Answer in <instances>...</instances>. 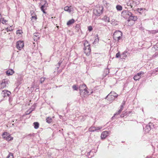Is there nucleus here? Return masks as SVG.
<instances>
[{
	"instance_id": "obj_1",
	"label": "nucleus",
	"mask_w": 158,
	"mask_h": 158,
	"mask_svg": "<svg viewBox=\"0 0 158 158\" xmlns=\"http://www.w3.org/2000/svg\"><path fill=\"white\" fill-rule=\"evenodd\" d=\"M104 7L102 6H99L93 10L94 14L96 16H99L103 13Z\"/></svg>"
},
{
	"instance_id": "obj_2",
	"label": "nucleus",
	"mask_w": 158,
	"mask_h": 158,
	"mask_svg": "<svg viewBox=\"0 0 158 158\" xmlns=\"http://www.w3.org/2000/svg\"><path fill=\"white\" fill-rule=\"evenodd\" d=\"M110 97L108 98L107 100L109 101H112L115 100V98H117L118 95L114 91H111L109 94V95Z\"/></svg>"
},
{
	"instance_id": "obj_3",
	"label": "nucleus",
	"mask_w": 158,
	"mask_h": 158,
	"mask_svg": "<svg viewBox=\"0 0 158 158\" xmlns=\"http://www.w3.org/2000/svg\"><path fill=\"white\" fill-rule=\"evenodd\" d=\"M132 13L130 10H123L121 13V15L126 19H128L131 15Z\"/></svg>"
},
{
	"instance_id": "obj_4",
	"label": "nucleus",
	"mask_w": 158,
	"mask_h": 158,
	"mask_svg": "<svg viewBox=\"0 0 158 158\" xmlns=\"http://www.w3.org/2000/svg\"><path fill=\"white\" fill-rule=\"evenodd\" d=\"M10 82L9 80L7 79H2L1 82H0V89H1L6 87Z\"/></svg>"
},
{
	"instance_id": "obj_5",
	"label": "nucleus",
	"mask_w": 158,
	"mask_h": 158,
	"mask_svg": "<svg viewBox=\"0 0 158 158\" xmlns=\"http://www.w3.org/2000/svg\"><path fill=\"white\" fill-rule=\"evenodd\" d=\"M80 84H79L78 81H77V85L79 86V89L80 91V94H81L83 90H84L85 88H86L87 87L85 84L83 82H80Z\"/></svg>"
},
{
	"instance_id": "obj_6",
	"label": "nucleus",
	"mask_w": 158,
	"mask_h": 158,
	"mask_svg": "<svg viewBox=\"0 0 158 158\" xmlns=\"http://www.w3.org/2000/svg\"><path fill=\"white\" fill-rule=\"evenodd\" d=\"M123 33L121 31L118 30L115 31L113 35V38L115 41H116V38L119 36H122Z\"/></svg>"
},
{
	"instance_id": "obj_7",
	"label": "nucleus",
	"mask_w": 158,
	"mask_h": 158,
	"mask_svg": "<svg viewBox=\"0 0 158 158\" xmlns=\"http://www.w3.org/2000/svg\"><path fill=\"white\" fill-rule=\"evenodd\" d=\"M23 76L21 75H19L15 85H20L21 84H22L23 82Z\"/></svg>"
},
{
	"instance_id": "obj_8",
	"label": "nucleus",
	"mask_w": 158,
	"mask_h": 158,
	"mask_svg": "<svg viewBox=\"0 0 158 158\" xmlns=\"http://www.w3.org/2000/svg\"><path fill=\"white\" fill-rule=\"evenodd\" d=\"M87 89V87L85 88L84 90H83L82 92L80 94V95L81 97H85V95H89L93 93V91H91L90 93H89Z\"/></svg>"
},
{
	"instance_id": "obj_9",
	"label": "nucleus",
	"mask_w": 158,
	"mask_h": 158,
	"mask_svg": "<svg viewBox=\"0 0 158 158\" xmlns=\"http://www.w3.org/2000/svg\"><path fill=\"white\" fill-rule=\"evenodd\" d=\"M110 131H103L101 135V139L103 140L105 139L106 137L109 135Z\"/></svg>"
},
{
	"instance_id": "obj_10",
	"label": "nucleus",
	"mask_w": 158,
	"mask_h": 158,
	"mask_svg": "<svg viewBox=\"0 0 158 158\" xmlns=\"http://www.w3.org/2000/svg\"><path fill=\"white\" fill-rule=\"evenodd\" d=\"M11 94V93L10 91L6 90H2L1 93V94L4 98L7 97H9Z\"/></svg>"
},
{
	"instance_id": "obj_11",
	"label": "nucleus",
	"mask_w": 158,
	"mask_h": 158,
	"mask_svg": "<svg viewBox=\"0 0 158 158\" xmlns=\"http://www.w3.org/2000/svg\"><path fill=\"white\" fill-rule=\"evenodd\" d=\"M24 46V42L23 41H19L16 42V48L20 50Z\"/></svg>"
},
{
	"instance_id": "obj_12",
	"label": "nucleus",
	"mask_w": 158,
	"mask_h": 158,
	"mask_svg": "<svg viewBox=\"0 0 158 158\" xmlns=\"http://www.w3.org/2000/svg\"><path fill=\"white\" fill-rule=\"evenodd\" d=\"M154 126L152 123H150L146 125L145 128H143L145 131L146 132L148 133L149 131L152 129V127Z\"/></svg>"
},
{
	"instance_id": "obj_13",
	"label": "nucleus",
	"mask_w": 158,
	"mask_h": 158,
	"mask_svg": "<svg viewBox=\"0 0 158 158\" xmlns=\"http://www.w3.org/2000/svg\"><path fill=\"white\" fill-rule=\"evenodd\" d=\"M84 52L87 56H89L91 54V49L90 47L84 48Z\"/></svg>"
},
{
	"instance_id": "obj_14",
	"label": "nucleus",
	"mask_w": 158,
	"mask_h": 158,
	"mask_svg": "<svg viewBox=\"0 0 158 158\" xmlns=\"http://www.w3.org/2000/svg\"><path fill=\"white\" fill-rule=\"evenodd\" d=\"M138 19V18L136 16L134 15L132 13L131 15L130 18L128 19H127V20L128 22H130L131 21H133L134 22L136 21H137V19Z\"/></svg>"
},
{
	"instance_id": "obj_15",
	"label": "nucleus",
	"mask_w": 158,
	"mask_h": 158,
	"mask_svg": "<svg viewBox=\"0 0 158 158\" xmlns=\"http://www.w3.org/2000/svg\"><path fill=\"white\" fill-rule=\"evenodd\" d=\"M40 34L38 33H35L33 34V39L35 41H37L40 39Z\"/></svg>"
},
{
	"instance_id": "obj_16",
	"label": "nucleus",
	"mask_w": 158,
	"mask_h": 158,
	"mask_svg": "<svg viewBox=\"0 0 158 158\" xmlns=\"http://www.w3.org/2000/svg\"><path fill=\"white\" fill-rule=\"evenodd\" d=\"M109 69L108 68L105 69L102 74L103 78L105 77L106 76H107L109 74Z\"/></svg>"
},
{
	"instance_id": "obj_17",
	"label": "nucleus",
	"mask_w": 158,
	"mask_h": 158,
	"mask_svg": "<svg viewBox=\"0 0 158 158\" xmlns=\"http://www.w3.org/2000/svg\"><path fill=\"white\" fill-rule=\"evenodd\" d=\"M48 4L47 1H44V3L43 4H42L40 7V9H47V7H48Z\"/></svg>"
},
{
	"instance_id": "obj_18",
	"label": "nucleus",
	"mask_w": 158,
	"mask_h": 158,
	"mask_svg": "<svg viewBox=\"0 0 158 158\" xmlns=\"http://www.w3.org/2000/svg\"><path fill=\"white\" fill-rule=\"evenodd\" d=\"M132 6H135L139 4L140 2L138 0H131Z\"/></svg>"
},
{
	"instance_id": "obj_19",
	"label": "nucleus",
	"mask_w": 158,
	"mask_h": 158,
	"mask_svg": "<svg viewBox=\"0 0 158 158\" xmlns=\"http://www.w3.org/2000/svg\"><path fill=\"white\" fill-rule=\"evenodd\" d=\"M14 73V71L12 69H9L6 71V73L8 76L12 75Z\"/></svg>"
},
{
	"instance_id": "obj_20",
	"label": "nucleus",
	"mask_w": 158,
	"mask_h": 158,
	"mask_svg": "<svg viewBox=\"0 0 158 158\" xmlns=\"http://www.w3.org/2000/svg\"><path fill=\"white\" fill-rule=\"evenodd\" d=\"M4 139L8 141H10L13 139V138L9 134L8 136L4 137Z\"/></svg>"
},
{
	"instance_id": "obj_21",
	"label": "nucleus",
	"mask_w": 158,
	"mask_h": 158,
	"mask_svg": "<svg viewBox=\"0 0 158 158\" xmlns=\"http://www.w3.org/2000/svg\"><path fill=\"white\" fill-rule=\"evenodd\" d=\"M127 53V52L126 51H125L123 52L121 54V59H125L127 56V55L126 54Z\"/></svg>"
},
{
	"instance_id": "obj_22",
	"label": "nucleus",
	"mask_w": 158,
	"mask_h": 158,
	"mask_svg": "<svg viewBox=\"0 0 158 158\" xmlns=\"http://www.w3.org/2000/svg\"><path fill=\"white\" fill-rule=\"evenodd\" d=\"M84 42V48L90 47V44H89L88 41L87 40H85Z\"/></svg>"
},
{
	"instance_id": "obj_23",
	"label": "nucleus",
	"mask_w": 158,
	"mask_h": 158,
	"mask_svg": "<svg viewBox=\"0 0 158 158\" xmlns=\"http://www.w3.org/2000/svg\"><path fill=\"white\" fill-rule=\"evenodd\" d=\"M75 20L74 19H72L69 20L67 23L68 26H70L74 23Z\"/></svg>"
},
{
	"instance_id": "obj_24",
	"label": "nucleus",
	"mask_w": 158,
	"mask_h": 158,
	"mask_svg": "<svg viewBox=\"0 0 158 158\" xmlns=\"http://www.w3.org/2000/svg\"><path fill=\"white\" fill-rule=\"evenodd\" d=\"M46 121L47 123L49 124L52 122L53 120L51 117H48L46 118Z\"/></svg>"
},
{
	"instance_id": "obj_25",
	"label": "nucleus",
	"mask_w": 158,
	"mask_h": 158,
	"mask_svg": "<svg viewBox=\"0 0 158 158\" xmlns=\"http://www.w3.org/2000/svg\"><path fill=\"white\" fill-rule=\"evenodd\" d=\"M102 20L105 22H110L109 18L106 15L104 16L103 18L102 19Z\"/></svg>"
},
{
	"instance_id": "obj_26",
	"label": "nucleus",
	"mask_w": 158,
	"mask_h": 158,
	"mask_svg": "<svg viewBox=\"0 0 158 158\" xmlns=\"http://www.w3.org/2000/svg\"><path fill=\"white\" fill-rule=\"evenodd\" d=\"M33 126L35 129H37L39 127V123L38 122H35L33 123Z\"/></svg>"
},
{
	"instance_id": "obj_27",
	"label": "nucleus",
	"mask_w": 158,
	"mask_h": 158,
	"mask_svg": "<svg viewBox=\"0 0 158 158\" xmlns=\"http://www.w3.org/2000/svg\"><path fill=\"white\" fill-rule=\"evenodd\" d=\"M75 27L76 31L77 32H79V30H81V27L79 24H77Z\"/></svg>"
},
{
	"instance_id": "obj_28",
	"label": "nucleus",
	"mask_w": 158,
	"mask_h": 158,
	"mask_svg": "<svg viewBox=\"0 0 158 158\" xmlns=\"http://www.w3.org/2000/svg\"><path fill=\"white\" fill-rule=\"evenodd\" d=\"M72 88L74 90L77 91L79 89V86L77 85V82L76 85H74L72 86Z\"/></svg>"
},
{
	"instance_id": "obj_29",
	"label": "nucleus",
	"mask_w": 158,
	"mask_h": 158,
	"mask_svg": "<svg viewBox=\"0 0 158 158\" xmlns=\"http://www.w3.org/2000/svg\"><path fill=\"white\" fill-rule=\"evenodd\" d=\"M1 20V23L3 24H5V25H7V22L8 21L5 19L4 18H2V19Z\"/></svg>"
},
{
	"instance_id": "obj_30",
	"label": "nucleus",
	"mask_w": 158,
	"mask_h": 158,
	"mask_svg": "<svg viewBox=\"0 0 158 158\" xmlns=\"http://www.w3.org/2000/svg\"><path fill=\"white\" fill-rule=\"evenodd\" d=\"M36 106V105L35 104H34L31 107V108L32 109V110H31L30 111H29V110H30V109L29 110V114L31 113L35 109V107Z\"/></svg>"
},
{
	"instance_id": "obj_31",
	"label": "nucleus",
	"mask_w": 158,
	"mask_h": 158,
	"mask_svg": "<svg viewBox=\"0 0 158 158\" xmlns=\"http://www.w3.org/2000/svg\"><path fill=\"white\" fill-rule=\"evenodd\" d=\"M145 10V9L144 8H138L137 9V11L140 14H142Z\"/></svg>"
},
{
	"instance_id": "obj_32",
	"label": "nucleus",
	"mask_w": 158,
	"mask_h": 158,
	"mask_svg": "<svg viewBox=\"0 0 158 158\" xmlns=\"http://www.w3.org/2000/svg\"><path fill=\"white\" fill-rule=\"evenodd\" d=\"M9 26H10V27H11V26H10V25H9L8 24V26L7 27H4V28H5V29H6L7 32H8V31H12L13 30V29L12 28H8V27Z\"/></svg>"
},
{
	"instance_id": "obj_33",
	"label": "nucleus",
	"mask_w": 158,
	"mask_h": 158,
	"mask_svg": "<svg viewBox=\"0 0 158 158\" xmlns=\"http://www.w3.org/2000/svg\"><path fill=\"white\" fill-rule=\"evenodd\" d=\"M152 104L154 106H158V100L157 99L153 101Z\"/></svg>"
},
{
	"instance_id": "obj_34",
	"label": "nucleus",
	"mask_w": 158,
	"mask_h": 158,
	"mask_svg": "<svg viewBox=\"0 0 158 158\" xmlns=\"http://www.w3.org/2000/svg\"><path fill=\"white\" fill-rule=\"evenodd\" d=\"M116 8L118 11H121L123 9V7L120 5H118L116 6Z\"/></svg>"
},
{
	"instance_id": "obj_35",
	"label": "nucleus",
	"mask_w": 158,
	"mask_h": 158,
	"mask_svg": "<svg viewBox=\"0 0 158 158\" xmlns=\"http://www.w3.org/2000/svg\"><path fill=\"white\" fill-rule=\"evenodd\" d=\"M95 127H91L89 129V131L90 132H94L95 131Z\"/></svg>"
},
{
	"instance_id": "obj_36",
	"label": "nucleus",
	"mask_w": 158,
	"mask_h": 158,
	"mask_svg": "<svg viewBox=\"0 0 158 158\" xmlns=\"http://www.w3.org/2000/svg\"><path fill=\"white\" fill-rule=\"evenodd\" d=\"M125 116H127V111H123L122 113V114L120 115V117L121 118H123Z\"/></svg>"
},
{
	"instance_id": "obj_37",
	"label": "nucleus",
	"mask_w": 158,
	"mask_h": 158,
	"mask_svg": "<svg viewBox=\"0 0 158 158\" xmlns=\"http://www.w3.org/2000/svg\"><path fill=\"white\" fill-rule=\"evenodd\" d=\"M149 33L150 34H155L156 33H158V29L156 30H153L149 31Z\"/></svg>"
},
{
	"instance_id": "obj_38",
	"label": "nucleus",
	"mask_w": 158,
	"mask_h": 158,
	"mask_svg": "<svg viewBox=\"0 0 158 158\" xmlns=\"http://www.w3.org/2000/svg\"><path fill=\"white\" fill-rule=\"evenodd\" d=\"M97 36L98 37L97 38L95 39L94 40L93 43V44H95L98 43L99 40V38L98 37V35H97Z\"/></svg>"
},
{
	"instance_id": "obj_39",
	"label": "nucleus",
	"mask_w": 158,
	"mask_h": 158,
	"mask_svg": "<svg viewBox=\"0 0 158 158\" xmlns=\"http://www.w3.org/2000/svg\"><path fill=\"white\" fill-rule=\"evenodd\" d=\"M16 87L14 91L16 92H17L20 88V86L18 85H15Z\"/></svg>"
},
{
	"instance_id": "obj_40",
	"label": "nucleus",
	"mask_w": 158,
	"mask_h": 158,
	"mask_svg": "<svg viewBox=\"0 0 158 158\" xmlns=\"http://www.w3.org/2000/svg\"><path fill=\"white\" fill-rule=\"evenodd\" d=\"M122 36H119L118 38H116V41H117V42H120L122 41Z\"/></svg>"
},
{
	"instance_id": "obj_41",
	"label": "nucleus",
	"mask_w": 158,
	"mask_h": 158,
	"mask_svg": "<svg viewBox=\"0 0 158 158\" xmlns=\"http://www.w3.org/2000/svg\"><path fill=\"white\" fill-rule=\"evenodd\" d=\"M64 10L67 11L69 12H70L71 11V10L70 7L68 6L65 7L64 8Z\"/></svg>"
},
{
	"instance_id": "obj_42",
	"label": "nucleus",
	"mask_w": 158,
	"mask_h": 158,
	"mask_svg": "<svg viewBox=\"0 0 158 158\" xmlns=\"http://www.w3.org/2000/svg\"><path fill=\"white\" fill-rule=\"evenodd\" d=\"M144 74V73L143 72L141 71L139 72V73H138L136 75L138 77H140V78L141 77V75H143Z\"/></svg>"
},
{
	"instance_id": "obj_43",
	"label": "nucleus",
	"mask_w": 158,
	"mask_h": 158,
	"mask_svg": "<svg viewBox=\"0 0 158 158\" xmlns=\"http://www.w3.org/2000/svg\"><path fill=\"white\" fill-rule=\"evenodd\" d=\"M91 152L93 153V152H92V151L90 150L89 152H87L86 156L88 158L92 157V155L90 154Z\"/></svg>"
},
{
	"instance_id": "obj_44",
	"label": "nucleus",
	"mask_w": 158,
	"mask_h": 158,
	"mask_svg": "<svg viewBox=\"0 0 158 158\" xmlns=\"http://www.w3.org/2000/svg\"><path fill=\"white\" fill-rule=\"evenodd\" d=\"M6 158H13V154L11 152H9V154L6 157Z\"/></svg>"
},
{
	"instance_id": "obj_45",
	"label": "nucleus",
	"mask_w": 158,
	"mask_h": 158,
	"mask_svg": "<svg viewBox=\"0 0 158 158\" xmlns=\"http://www.w3.org/2000/svg\"><path fill=\"white\" fill-rule=\"evenodd\" d=\"M127 6H131V7H132V6L131 4V0H129L127 2Z\"/></svg>"
},
{
	"instance_id": "obj_46",
	"label": "nucleus",
	"mask_w": 158,
	"mask_h": 158,
	"mask_svg": "<svg viewBox=\"0 0 158 158\" xmlns=\"http://www.w3.org/2000/svg\"><path fill=\"white\" fill-rule=\"evenodd\" d=\"M9 134V133H8L6 132H4L2 134V136L3 138L4 139V137H6L7 136H8Z\"/></svg>"
},
{
	"instance_id": "obj_47",
	"label": "nucleus",
	"mask_w": 158,
	"mask_h": 158,
	"mask_svg": "<svg viewBox=\"0 0 158 158\" xmlns=\"http://www.w3.org/2000/svg\"><path fill=\"white\" fill-rule=\"evenodd\" d=\"M115 57L116 58H120L121 59V54L120 52H118L116 53Z\"/></svg>"
},
{
	"instance_id": "obj_48",
	"label": "nucleus",
	"mask_w": 158,
	"mask_h": 158,
	"mask_svg": "<svg viewBox=\"0 0 158 158\" xmlns=\"http://www.w3.org/2000/svg\"><path fill=\"white\" fill-rule=\"evenodd\" d=\"M45 78L44 77H42L40 78V82L41 83H42L45 81Z\"/></svg>"
},
{
	"instance_id": "obj_49",
	"label": "nucleus",
	"mask_w": 158,
	"mask_h": 158,
	"mask_svg": "<svg viewBox=\"0 0 158 158\" xmlns=\"http://www.w3.org/2000/svg\"><path fill=\"white\" fill-rule=\"evenodd\" d=\"M140 78V77H138L136 75H135L133 77V79L135 81L138 80Z\"/></svg>"
},
{
	"instance_id": "obj_50",
	"label": "nucleus",
	"mask_w": 158,
	"mask_h": 158,
	"mask_svg": "<svg viewBox=\"0 0 158 158\" xmlns=\"http://www.w3.org/2000/svg\"><path fill=\"white\" fill-rule=\"evenodd\" d=\"M102 128V127H95V131H97L98 132V131L99 130H100Z\"/></svg>"
},
{
	"instance_id": "obj_51",
	"label": "nucleus",
	"mask_w": 158,
	"mask_h": 158,
	"mask_svg": "<svg viewBox=\"0 0 158 158\" xmlns=\"http://www.w3.org/2000/svg\"><path fill=\"white\" fill-rule=\"evenodd\" d=\"M35 16H32L31 17V20L36 21L37 19V16L35 15Z\"/></svg>"
},
{
	"instance_id": "obj_52",
	"label": "nucleus",
	"mask_w": 158,
	"mask_h": 158,
	"mask_svg": "<svg viewBox=\"0 0 158 158\" xmlns=\"http://www.w3.org/2000/svg\"><path fill=\"white\" fill-rule=\"evenodd\" d=\"M133 113H134L131 111H129L128 112L127 111V117L131 116V114Z\"/></svg>"
},
{
	"instance_id": "obj_53",
	"label": "nucleus",
	"mask_w": 158,
	"mask_h": 158,
	"mask_svg": "<svg viewBox=\"0 0 158 158\" xmlns=\"http://www.w3.org/2000/svg\"><path fill=\"white\" fill-rule=\"evenodd\" d=\"M23 33V32L22 30H18L16 31V34H22Z\"/></svg>"
},
{
	"instance_id": "obj_54",
	"label": "nucleus",
	"mask_w": 158,
	"mask_h": 158,
	"mask_svg": "<svg viewBox=\"0 0 158 158\" xmlns=\"http://www.w3.org/2000/svg\"><path fill=\"white\" fill-rule=\"evenodd\" d=\"M122 110H121V109H119L118 111L117 112H116L114 114V115H118L119 114H120L121 113V112L122 111Z\"/></svg>"
},
{
	"instance_id": "obj_55",
	"label": "nucleus",
	"mask_w": 158,
	"mask_h": 158,
	"mask_svg": "<svg viewBox=\"0 0 158 158\" xmlns=\"http://www.w3.org/2000/svg\"><path fill=\"white\" fill-rule=\"evenodd\" d=\"M93 29L92 27L91 26H89L88 27V30L90 32L92 31Z\"/></svg>"
},
{
	"instance_id": "obj_56",
	"label": "nucleus",
	"mask_w": 158,
	"mask_h": 158,
	"mask_svg": "<svg viewBox=\"0 0 158 158\" xmlns=\"http://www.w3.org/2000/svg\"><path fill=\"white\" fill-rule=\"evenodd\" d=\"M9 98V101L10 103L13 100V98L11 96H10Z\"/></svg>"
},
{
	"instance_id": "obj_57",
	"label": "nucleus",
	"mask_w": 158,
	"mask_h": 158,
	"mask_svg": "<svg viewBox=\"0 0 158 158\" xmlns=\"http://www.w3.org/2000/svg\"><path fill=\"white\" fill-rule=\"evenodd\" d=\"M58 125L57 124H54L52 125V127L54 128H57L58 127Z\"/></svg>"
},
{
	"instance_id": "obj_58",
	"label": "nucleus",
	"mask_w": 158,
	"mask_h": 158,
	"mask_svg": "<svg viewBox=\"0 0 158 158\" xmlns=\"http://www.w3.org/2000/svg\"><path fill=\"white\" fill-rule=\"evenodd\" d=\"M63 62V61L62 60H60L58 62V65L59 66H60V65H61V63H62ZM59 67H57V68L58 69H59Z\"/></svg>"
},
{
	"instance_id": "obj_59",
	"label": "nucleus",
	"mask_w": 158,
	"mask_h": 158,
	"mask_svg": "<svg viewBox=\"0 0 158 158\" xmlns=\"http://www.w3.org/2000/svg\"><path fill=\"white\" fill-rule=\"evenodd\" d=\"M158 56V52H156L153 55V56L154 57H156Z\"/></svg>"
},
{
	"instance_id": "obj_60",
	"label": "nucleus",
	"mask_w": 158,
	"mask_h": 158,
	"mask_svg": "<svg viewBox=\"0 0 158 158\" xmlns=\"http://www.w3.org/2000/svg\"><path fill=\"white\" fill-rule=\"evenodd\" d=\"M103 3L105 5L106 4V6H108V5L109 4V3H107L106 1L105 0H104L103 1Z\"/></svg>"
},
{
	"instance_id": "obj_61",
	"label": "nucleus",
	"mask_w": 158,
	"mask_h": 158,
	"mask_svg": "<svg viewBox=\"0 0 158 158\" xmlns=\"http://www.w3.org/2000/svg\"><path fill=\"white\" fill-rule=\"evenodd\" d=\"M103 3L105 5L106 4V6H108V5L109 4V3H107L106 1L105 0H104L103 1Z\"/></svg>"
},
{
	"instance_id": "obj_62",
	"label": "nucleus",
	"mask_w": 158,
	"mask_h": 158,
	"mask_svg": "<svg viewBox=\"0 0 158 158\" xmlns=\"http://www.w3.org/2000/svg\"><path fill=\"white\" fill-rule=\"evenodd\" d=\"M35 134L34 133H33L32 134H29L27 136H35Z\"/></svg>"
},
{
	"instance_id": "obj_63",
	"label": "nucleus",
	"mask_w": 158,
	"mask_h": 158,
	"mask_svg": "<svg viewBox=\"0 0 158 158\" xmlns=\"http://www.w3.org/2000/svg\"><path fill=\"white\" fill-rule=\"evenodd\" d=\"M126 101L125 100H123L121 104V105H123V106H124L125 104Z\"/></svg>"
},
{
	"instance_id": "obj_64",
	"label": "nucleus",
	"mask_w": 158,
	"mask_h": 158,
	"mask_svg": "<svg viewBox=\"0 0 158 158\" xmlns=\"http://www.w3.org/2000/svg\"><path fill=\"white\" fill-rule=\"evenodd\" d=\"M46 9H41V11L43 12L44 14H46V12L45 11V10Z\"/></svg>"
}]
</instances>
